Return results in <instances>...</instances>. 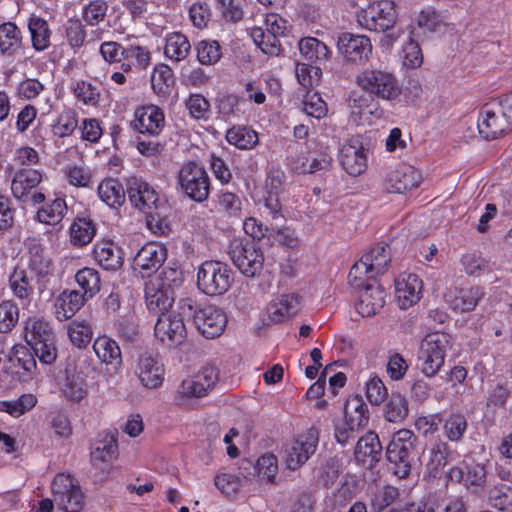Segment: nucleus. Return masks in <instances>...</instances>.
Masks as SVG:
<instances>
[{"instance_id": "nucleus-53", "label": "nucleus", "mask_w": 512, "mask_h": 512, "mask_svg": "<svg viewBox=\"0 0 512 512\" xmlns=\"http://www.w3.org/2000/svg\"><path fill=\"white\" fill-rule=\"evenodd\" d=\"M399 495L398 488L390 485L384 486L374 495L371 506L374 510L380 512L394 503Z\"/></svg>"}, {"instance_id": "nucleus-40", "label": "nucleus", "mask_w": 512, "mask_h": 512, "mask_svg": "<svg viewBox=\"0 0 512 512\" xmlns=\"http://www.w3.org/2000/svg\"><path fill=\"white\" fill-rule=\"evenodd\" d=\"M75 280L83 289L82 294L88 299L100 290V276L95 269L85 267L79 270L75 275Z\"/></svg>"}, {"instance_id": "nucleus-10", "label": "nucleus", "mask_w": 512, "mask_h": 512, "mask_svg": "<svg viewBox=\"0 0 512 512\" xmlns=\"http://www.w3.org/2000/svg\"><path fill=\"white\" fill-rule=\"evenodd\" d=\"M126 186V191L132 205L147 214L148 226L153 228L155 222V226L161 229L159 215L153 213V209H158L159 202L155 190L148 183L136 177L128 178Z\"/></svg>"}, {"instance_id": "nucleus-64", "label": "nucleus", "mask_w": 512, "mask_h": 512, "mask_svg": "<svg viewBox=\"0 0 512 512\" xmlns=\"http://www.w3.org/2000/svg\"><path fill=\"white\" fill-rule=\"evenodd\" d=\"M422 62L423 55L419 44L410 39L404 47V65L410 68H417Z\"/></svg>"}, {"instance_id": "nucleus-28", "label": "nucleus", "mask_w": 512, "mask_h": 512, "mask_svg": "<svg viewBox=\"0 0 512 512\" xmlns=\"http://www.w3.org/2000/svg\"><path fill=\"white\" fill-rule=\"evenodd\" d=\"M42 180V175L35 169H21L12 180L11 190L15 198L28 202L30 192L38 186Z\"/></svg>"}, {"instance_id": "nucleus-26", "label": "nucleus", "mask_w": 512, "mask_h": 512, "mask_svg": "<svg viewBox=\"0 0 512 512\" xmlns=\"http://www.w3.org/2000/svg\"><path fill=\"white\" fill-rule=\"evenodd\" d=\"M145 299L147 308L155 313H170L169 309L174 302L173 290L160 286L153 280L145 285Z\"/></svg>"}, {"instance_id": "nucleus-37", "label": "nucleus", "mask_w": 512, "mask_h": 512, "mask_svg": "<svg viewBox=\"0 0 512 512\" xmlns=\"http://www.w3.org/2000/svg\"><path fill=\"white\" fill-rule=\"evenodd\" d=\"M191 45L181 33H172L166 38L165 55L175 61L183 60L189 53Z\"/></svg>"}, {"instance_id": "nucleus-30", "label": "nucleus", "mask_w": 512, "mask_h": 512, "mask_svg": "<svg viewBox=\"0 0 512 512\" xmlns=\"http://www.w3.org/2000/svg\"><path fill=\"white\" fill-rule=\"evenodd\" d=\"M88 300L76 290H64L56 299V317L60 321L72 318Z\"/></svg>"}, {"instance_id": "nucleus-56", "label": "nucleus", "mask_w": 512, "mask_h": 512, "mask_svg": "<svg viewBox=\"0 0 512 512\" xmlns=\"http://www.w3.org/2000/svg\"><path fill=\"white\" fill-rule=\"evenodd\" d=\"M74 95L86 105L95 106L100 98V93L96 87L86 81H79L73 88Z\"/></svg>"}, {"instance_id": "nucleus-11", "label": "nucleus", "mask_w": 512, "mask_h": 512, "mask_svg": "<svg viewBox=\"0 0 512 512\" xmlns=\"http://www.w3.org/2000/svg\"><path fill=\"white\" fill-rule=\"evenodd\" d=\"M178 183L184 193L196 202L205 201L210 192L209 176L196 162H188L178 173Z\"/></svg>"}, {"instance_id": "nucleus-31", "label": "nucleus", "mask_w": 512, "mask_h": 512, "mask_svg": "<svg viewBox=\"0 0 512 512\" xmlns=\"http://www.w3.org/2000/svg\"><path fill=\"white\" fill-rule=\"evenodd\" d=\"M344 418V421L355 427L363 428L368 424V407L362 397L355 395L347 399L344 406Z\"/></svg>"}, {"instance_id": "nucleus-51", "label": "nucleus", "mask_w": 512, "mask_h": 512, "mask_svg": "<svg viewBox=\"0 0 512 512\" xmlns=\"http://www.w3.org/2000/svg\"><path fill=\"white\" fill-rule=\"evenodd\" d=\"M221 57V48L217 41H201L197 47V58L200 63L210 65Z\"/></svg>"}, {"instance_id": "nucleus-19", "label": "nucleus", "mask_w": 512, "mask_h": 512, "mask_svg": "<svg viewBox=\"0 0 512 512\" xmlns=\"http://www.w3.org/2000/svg\"><path fill=\"white\" fill-rule=\"evenodd\" d=\"M93 350L102 363L106 365V373L115 376L122 367L121 350L118 343L107 337L100 336L93 343Z\"/></svg>"}, {"instance_id": "nucleus-9", "label": "nucleus", "mask_w": 512, "mask_h": 512, "mask_svg": "<svg viewBox=\"0 0 512 512\" xmlns=\"http://www.w3.org/2000/svg\"><path fill=\"white\" fill-rule=\"evenodd\" d=\"M356 83L364 91L388 101L397 99L402 91L396 77L382 70H365L356 77Z\"/></svg>"}, {"instance_id": "nucleus-43", "label": "nucleus", "mask_w": 512, "mask_h": 512, "mask_svg": "<svg viewBox=\"0 0 512 512\" xmlns=\"http://www.w3.org/2000/svg\"><path fill=\"white\" fill-rule=\"evenodd\" d=\"M483 292L479 287L461 289L452 301V307L455 310L467 312L473 310L478 301L482 298Z\"/></svg>"}, {"instance_id": "nucleus-34", "label": "nucleus", "mask_w": 512, "mask_h": 512, "mask_svg": "<svg viewBox=\"0 0 512 512\" xmlns=\"http://www.w3.org/2000/svg\"><path fill=\"white\" fill-rule=\"evenodd\" d=\"M251 37L254 43L264 52L265 54L277 56L281 51V44L278 36L263 30L260 27H254L251 30Z\"/></svg>"}, {"instance_id": "nucleus-63", "label": "nucleus", "mask_w": 512, "mask_h": 512, "mask_svg": "<svg viewBox=\"0 0 512 512\" xmlns=\"http://www.w3.org/2000/svg\"><path fill=\"white\" fill-rule=\"evenodd\" d=\"M189 16L195 27H206L210 16L208 5L205 2L194 3L189 9Z\"/></svg>"}, {"instance_id": "nucleus-55", "label": "nucleus", "mask_w": 512, "mask_h": 512, "mask_svg": "<svg viewBox=\"0 0 512 512\" xmlns=\"http://www.w3.org/2000/svg\"><path fill=\"white\" fill-rule=\"evenodd\" d=\"M108 5L103 0H93L83 9V19L88 25H96L106 15Z\"/></svg>"}, {"instance_id": "nucleus-8", "label": "nucleus", "mask_w": 512, "mask_h": 512, "mask_svg": "<svg viewBox=\"0 0 512 512\" xmlns=\"http://www.w3.org/2000/svg\"><path fill=\"white\" fill-rule=\"evenodd\" d=\"M391 262L389 247L386 244L378 245L365 253L361 259L356 262L349 272L350 283L355 288H360L362 276H368V280H373L377 275L386 272Z\"/></svg>"}, {"instance_id": "nucleus-2", "label": "nucleus", "mask_w": 512, "mask_h": 512, "mask_svg": "<svg viewBox=\"0 0 512 512\" xmlns=\"http://www.w3.org/2000/svg\"><path fill=\"white\" fill-rule=\"evenodd\" d=\"M417 436L408 429H401L393 434L386 448V457L394 465V473L399 478H406L412 465L418 458Z\"/></svg>"}, {"instance_id": "nucleus-17", "label": "nucleus", "mask_w": 512, "mask_h": 512, "mask_svg": "<svg viewBox=\"0 0 512 512\" xmlns=\"http://www.w3.org/2000/svg\"><path fill=\"white\" fill-rule=\"evenodd\" d=\"M218 376L219 371L216 367L206 366L193 377L183 380L178 393L188 397H203L215 385Z\"/></svg>"}, {"instance_id": "nucleus-6", "label": "nucleus", "mask_w": 512, "mask_h": 512, "mask_svg": "<svg viewBox=\"0 0 512 512\" xmlns=\"http://www.w3.org/2000/svg\"><path fill=\"white\" fill-rule=\"evenodd\" d=\"M179 308L183 310L185 316L193 317L197 330L206 338L213 339L220 336L226 327V315L215 306L195 309L193 301L186 298L180 300Z\"/></svg>"}, {"instance_id": "nucleus-5", "label": "nucleus", "mask_w": 512, "mask_h": 512, "mask_svg": "<svg viewBox=\"0 0 512 512\" xmlns=\"http://www.w3.org/2000/svg\"><path fill=\"white\" fill-rule=\"evenodd\" d=\"M227 253L244 276L254 278L261 273L264 255L253 240L234 237L228 244Z\"/></svg>"}, {"instance_id": "nucleus-16", "label": "nucleus", "mask_w": 512, "mask_h": 512, "mask_svg": "<svg viewBox=\"0 0 512 512\" xmlns=\"http://www.w3.org/2000/svg\"><path fill=\"white\" fill-rule=\"evenodd\" d=\"M167 257L165 246L156 242L146 243L135 255L133 268L140 269L142 276H150L156 272L164 263Z\"/></svg>"}, {"instance_id": "nucleus-7", "label": "nucleus", "mask_w": 512, "mask_h": 512, "mask_svg": "<svg viewBox=\"0 0 512 512\" xmlns=\"http://www.w3.org/2000/svg\"><path fill=\"white\" fill-rule=\"evenodd\" d=\"M233 282L232 271L221 261H205L197 272V286L209 296L224 294Z\"/></svg>"}, {"instance_id": "nucleus-42", "label": "nucleus", "mask_w": 512, "mask_h": 512, "mask_svg": "<svg viewBox=\"0 0 512 512\" xmlns=\"http://www.w3.org/2000/svg\"><path fill=\"white\" fill-rule=\"evenodd\" d=\"M117 440L114 434L110 433L105 436L103 441H100L91 452V459L93 462H111L117 457Z\"/></svg>"}, {"instance_id": "nucleus-1", "label": "nucleus", "mask_w": 512, "mask_h": 512, "mask_svg": "<svg viewBox=\"0 0 512 512\" xmlns=\"http://www.w3.org/2000/svg\"><path fill=\"white\" fill-rule=\"evenodd\" d=\"M478 130L486 140L512 131V93L485 103L479 112Z\"/></svg>"}, {"instance_id": "nucleus-39", "label": "nucleus", "mask_w": 512, "mask_h": 512, "mask_svg": "<svg viewBox=\"0 0 512 512\" xmlns=\"http://www.w3.org/2000/svg\"><path fill=\"white\" fill-rule=\"evenodd\" d=\"M21 45V34L18 27L7 22L0 25V49L2 53H13Z\"/></svg>"}, {"instance_id": "nucleus-24", "label": "nucleus", "mask_w": 512, "mask_h": 512, "mask_svg": "<svg viewBox=\"0 0 512 512\" xmlns=\"http://www.w3.org/2000/svg\"><path fill=\"white\" fill-rule=\"evenodd\" d=\"M340 162L349 175L362 174L367 167V157L363 146L358 141L344 144L340 150Z\"/></svg>"}, {"instance_id": "nucleus-13", "label": "nucleus", "mask_w": 512, "mask_h": 512, "mask_svg": "<svg viewBox=\"0 0 512 512\" xmlns=\"http://www.w3.org/2000/svg\"><path fill=\"white\" fill-rule=\"evenodd\" d=\"M319 442V432L311 427L306 432L298 435L285 450V463L290 470L300 468L314 452Z\"/></svg>"}, {"instance_id": "nucleus-44", "label": "nucleus", "mask_w": 512, "mask_h": 512, "mask_svg": "<svg viewBox=\"0 0 512 512\" xmlns=\"http://www.w3.org/2000/svg\"><path fill=\"white\" fill-rule=\"evenodd\" d=\"M151 84L157 94H168L174 84L172 69L167 65H160L155 68L151 76Z\"/></svg>"}, {"instance_id": "nucleus-60", "label": "nucleus", "mask_w": 512, "mask_h": 512, "mask_svg": "<svg viewBox=\"0 0 512 512\" xmlns=\"http://www.w3.org/2000/svg\"><path fill=\"white\" fill-rule=\"evenodd\" d=\"M214 483L215 486L226 495L235 494L241 487L239 476L230 473L217 475L214 479Z\"/></svg>"}, {"instance_id": "nucleus-20", "label": "nucleus", "mask_w": 512, "mask_h": 512, "mask_svg": "<svg viewBox=\"0 0 512 512\" xmlns=\"http://www.w3.org/2000/svg\"><path fill=\"white\" fill-rule=\"evenodd\" d=\"M360 283L362 291L356 304L357 312L363 317H371L375 315L385 304V291L380 285L374 283Z\"/></svg>"}, {"instance_id": "nucleus-59", "label": "nucleus", "mask_w": 512, "mask_h": 512, "mask_svg": "<svg viewBox=\"0 0 512 512\" xmlns=\"http://www.w3.org/2000/svg\"><path fill=\"white\" fill-rule=\"evenodd\" d=\"M331 164V157L327 154H318L312 159H307L306 162L302 163L301 167H295L300 173H316L318 171L327 170Z\"/></svg>"}, {"instance_id": "nucleus-22", "label": "nucleus", "mask_w": 512, "mask_h": 512, "mask_svg": "<svg viewBox=\"0 0 512 512\" xmlns=\"http://www.w3.org/2000/svg\"><path fill=\"white\" fill-rule=\"evenodd\" d=\"M382 445L378 435L369 431L359 438L355 445L354 456L358 463L373 468L381 459Z\"/></svg>"}, {"instance_id": "nucleus-36", "label": "nucleus", "mask_w": 512, "mask_h": 512, "mask_svg": "<svg viewBox=\"0 0 512 512\" xmlns=\"http://www.w3.org/2000/svg\"><path fill=\"white\" fill-rule=\"evenodd\" d=\"M28 27L34 49L45 50L50 45V30L47 21L40 17L31 18Z\"/></svg>"}, {"instance_id": "nucleus-54", "label": "nucleus", "mask_w": 512, "mask_h": 512, "mask_svg": "<svg viewBox=\"0 0 512 512\" xmlns=\"http://www.w3.org/2000/svg\"><path fill=\"white\" fill-rule=\"evenodd\" d=\"M11 289L20 299H27L32 294V287L24 270H14L9 279Z\"/></svg>"}, {"instance_id": "nucleus-14", "label": "nucleus", "mask_w": 512, "mask_h": 512, "mask_svg": "<svg viewBox=\"0 0 512 512\" xmlns=\"http://www.w3.org/2000/svg\"><path fill=\"white\" fill-rule=\"evenodd\" d=\"M337 49L347 61L363 63L372 53V44L365 35L342 32L337 37Z\"/></svg>"}, {"instance_id": "nucleus-38", "label": "nucleus", "mask_w": 512, "mask_h": 512, "mask_svg": "<svg viewBox=\"0 0 512 512\" xmlns=\"http://www.w3.org/2000/svg\"><path fill=\"white\" fill-rule=\"evenodd\" d=\"M95 235V227L92 221L77 218L71 226V243L75 246H84L91 242Z\"/></svg>"}, {"instance_id": "nucleus-27", "label": "nucleus", "mask_w": 512, "mask_h": 512, "mask_svg": "<svg viewBox=\"0 0 512 512\" xmlns=\"http://www.w3.org/2000/svg\"><path fill=\"white\" fill-rule=\"evenodd\" d=\"M420 181L419 173L411 166H403L391 172L387 177V190L394 193H404L416 188Z\"/></svg>"}, {"instance_id": "nucleus-18", "label": "nucleus", "mask_w": 512, "mask_h": 512, "mask_svg": "<svg viewBox=\"0 0 512 512\" xmlns=\"http://www.w3.org/2000/svg\"><path fill=\"white\" fill-rule=\"evenodd\" d=\"M131 126L142 135L156 136L164 126L163 111L154 105L140 107L135 111Z\"/></svg>"}, {"instance_id": "nucleus-57", "label": "nucleus", "mask_w": 512, "mask_h": 512, "mask_svg": "<svg viewBox=\"0 0 512 512\" xmlns=\"http://www.w3.org/2000/svg\"><path fill=\"white\" fill-rule=\"evenodd\" d=\"M462 263L465 271L469 275L479 276L486 271L491 270L489 262L477 254H467L463 257Z\"/></svg>"}, {"instance_id": "nucleus-49", "label": "nucleus", "mask_w": 512, "mask_h": 512, "mask_svg": "<svg viewBox=\"0 0 512 512\" xmlns=\"http://www.w3.org/2000/svg\"><path fill=\"white\" fill-rule=\"evenodd\" d=\"M19 317V311L16 304L12 301H3L0 303V332L8 333L16 325Z\"/></svg>"}, {"instance_id": "nucleus-12", "label": "nucleus", "mask_w": 512, "mask_h": 512, "mask_svg": "<svg viewBox=\"0 0 512 512\" xmlns=\"http://www.w3.org/2000/svg\"><path fill=\"white\" fill-rule=\"evenodd\" d=\"M182 312L171 311L158 316L154 333L163 344L175 348L183 344L187 338V329Z\"/></svg>"}, {"instance_id": "nucleus-33", "label": "nucleus", "mask_w": 512, "mask_h": 512, "mask_svg": "<svg viewBox=\"0 0 512 512\" xmlns=\"http://www.w3.org/2000/svg\"><path fill=\"white\" fill-rule=\"evenodd\" d=\"M226 139L239 149H251L258 143V134L246 126H233L227 131Z\"/></svg>"}, {"instance_id": "nucleus-50", "label": "nucleus", "mask_w": 512, "mask_h": 512, "mask_svg": "<svg viewBox=\"0 0 512 512\" xmlns=\"http://www.w3.org/2000/svg\"><path fill=\"white\" fill-rule=\"evenodd\" d=\"M489 476L490 474L486 471L484 465L473 464L467 469L464 483L467 488L477 492L480 487L487 483V477Z\"/></svg>"}, {"instance_id": "nucleus-47", "label": "nucleus", "mask_w": 512, "mask_h": 512, "mask_svg": "<svg viewBox=\"0 0 512 512\" xmlns=\"http://www.w3.org/2000/svg\"><path fill=\"white\" fill-rule=\"evenodd\" d=\"M489 500L499 510H512V488L506 484L495 485L489 491Z\"/></svg>"}, {"instance_id": "nucleus-25", "label": "nucleus", "mask_w": 512, "mask_h": 512, "mask_svg": "<svg viewBox=\"0 0 512 512\" xmlns=\"http://www.w3.org/2000/svg\"><path fill=\"white\" fill-rule=\"evenodd\" d=\"M137 375L144 387L156 389L162 384L164 367L152 355L143 354L138 360Z\"/></svg>"}, {"instance_id": "nucleus-32", "label": "nucleus", "mask_w": 512, "mask_h": 512, "mask_svg": "<svg viewBox=\"0 0 512 512\" xmlns=\"http://www.w3.org/2000/svg\"><path fill=\"white\" fill-rule=\"evenodd\" d=\"M98 195L110 207H119L125 201V190L116 179H105L98 186Z\"/></svg>"}, {"instance_id": "nucleus-29", "label": "nucleus", "mask_w": 512, "mask_h": 512, "mask_svg": "<svg viewBox=\"0 0 512 512\" xmlns=\"http://www.w3.org/2000/svg\"><path fill=\"white\" fill-rule=\"evenodd\" d=\"M94 258L105 270L115 271L123 265L122 249L112 241H102L95 245Z\"/></svg>"}, {"instance_id": "nucleus-48", "label": "nucleus", "mask_w": 512, "mask_h": 512, "mask_svg": "<svg viewBox=\"0 0 512 512\" xmlns=\"http://www.w3.org/2000/svg\"><path fill=\"white\" fill-rule=\"evenodd\" d=\"M449 455V446L445 442H437L431 449L430 460L427 463V468L434 476L447 464V458Z\"/></svg>"}, {"instance_id": "nucleus-21", "label": "nucleus", "mask_w": 512, "mask_h": 512, "mask_svg": "<svg viewBox=\"0 0 512 512\" xmlns=\"http://www.w3.org/2000/svg\"><path fill=\"white\" fill-rule=\"evenodd\" d=\"M42 324L34 325L31 331V350L44 364H51L57 357L54 345V335L50 330L43 329Z\"/></svg>"}, {"instance_id": "nucleus-52", "label": "nucleus", "mask_w": 512, "mask_h": 512, "mask_svg": "<svg viewBox=\"0 0 512 512\" xmlns=\"http://www.w3.org/2000/svg\"><path fill=\"white\" fill-rule=\"evenodd\" d=\"M256 467L258 477L262 479H266L268 482L273 483L277 470V458L275 455L271 453H266L263 456L259 457L256 461Z\"/></svg>"}, {"instance_id": "nucleus-61", "label": "nucleus", "mask_w": 512, "mask_h": 512, "mask_svg": "<svg viewBox=\"0 0 512 512\" xmlns=\"http://www.w3.org/2000/svg\"><path fill=\"white\" fill-rule=\"evenodd\" d=\"M126 48L117 42H104L100 46V53L109 63H119L125 59Z\"/></svg>"}, {"instance_id": "nucleus-45", "label": "nucleus", "mask_w": 512, "mask_h": 512, "mask_svg": "<svg viewBox=\"0 0 512 512\" xmlns=\"http://www.w3.org/2000/svg\"><path fill=\"white\" fill-rule=\"evenodd\" d=\"M68 335L72 344L78 348L86 347L92 339V329L85 320H74L69 324Z\"/></svg>"}, {"instance_id": "nucleus-58", "label": "nucleus", "mask_w": 512, "mask_h": 512, "mask_svg": "<svg viewBox=\"0 0 512 512\" xmlns=\"http://www.w3.org/2000/svg\"><path fill=\"white\" fill-rule=\"evenodd\" d=\"M387 389L378 377L371 378L366 384V396L373 405H380L386 398Z\"/></svg>"}, {"instance_id": "nucleus-4", "label": "nucleus", "mask_w": 512, "mask_h": 512, "mask_svg": "<svg viewBox=\"0 0 512 512\" xmlns=\"http://www.w3.org/2000/svg\"><path fill=\"white\" fill-rule=\"evenodd\" d=\"M450 347V335L443 332L427 334L420 342L417 362L421 372L434 377L442 368L446 352Z\"/></svg>"}, {"instance_id": "nucleus-41", "label": "nucleus", "mask_w": 512, "mask_h": 512, "mask_svg": "<svg viewBox=\"0 0 512 512\" xmlns=\"http://www.w3.org/2000/svg\"><path fill=\"white\" fill-rule=\"evenodd\" d=\"M66 210L65 201L57 198L51 204L39 209L36 213V218L41 223L55 225L61 221Z\"/></svg>"}, {"instance_id": "nucleus-23", "label": "nucleus", "mask_w": 512, "mask_h": 512, "mask_svg": "<svg viewBox=\"0 0 512 512\" xmlns=\"http://www.w3.org/2000/svg\"><path fill=\"white\" fill-rule=\"evenodd\" d=\"M422 282L416 274L401 275L395 280V298L401 309L411 307L420 299Z\"/></svg>"}, {"instance_id": "nucleus-15", "label": "nucleus", "mask_w": 512, "mask_h": 512, "mask_svg": "<svg viewBox=\"0 0 512 512\" xmlns=\"http://www.w3.org/2000/svg\"><path fill=\"white\" fill-rule=\"evenodd\" d=\"M366 28L374 31H386L393 27L396 20L395 4L391 0H380L371 4L363 15Z\"/></svg>"}, {"instance_id": "nucleus-3", "label": "nucleus", "mask_w": 512, "mask_h": 512, "mask_svg": "<svg viewBox=\"0 0 512 512\" xmlns=\"http://www.w3.org/2000/svg\"><path fill=\"white\" fill-rule=\"evenodd\" d=\"M54 500L42 499L37 512H51L53 502L59 509L65 512H80L84 506V496L81 489L76 485L69 475L58 474L55 476L52 485Z\"/></svg>"}, {"instance_id": "nucleus-62", "label": "nucleus", "mask_w": 512, "mask_h": 512, "mask_svg": "<svg viewBox=\"0 0 512 512\" xmlns=\"http://www.w3.org/2000/svg\"><path fill=\"white\" fill-rule=\"evenodd\" d=\"M407 369L408 365L401 354L394 353L389 357L387 373L392 380H401L407 372Z\"/></svg>"}, {"instance_id": "nucleus-35", "label": "nucleus", "mask_w": 512, "mask_h": 512, "mask_svg": "<svg viewBox=\"0 0 512 512\" xmlns=\"http://www.w3.org/2000/svg\"><path fill=\"white\" fill-rule=\"evenodd\" d=\"M408 412L406 398L399 393H392L384 408L385 419L392 423H400L408 416Z\"/></svg>"}, {"instance_id": "nucleus-46", "label": "nucleus", "mask_w": 512, "mask_h": 512, "mask_svg": "<svg viewBox=\"0 0 512 512\" xmlns=\"http://www.w3.org/2000/svg\"><path fill=\"white\" fill-rule=\"evenodd\" d=\"M467 426V419L463 414H451L444 423V432L450 441L458 442L462 439Z\"/></svg>"}]
</instances>
